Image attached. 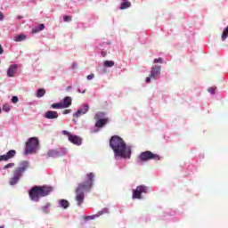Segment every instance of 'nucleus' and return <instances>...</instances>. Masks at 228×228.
Segmentation results:
<instances>
[{
  "instance_id": "1",
  "label": "nucleus",
  "mask_w": 228,
  "mask_h": 228,
  "mask_svg": "<svg viewBox=\"0 0 228 228\" xmlns=\"http://www.w3.org/2000/svg\"><path fill=\"white\" fill-rule=\"evenodd\" d=\"M110 145L116 158H124L125 159L131 158V148L127 147L126 142L120 136H112L110 140Z\"/></svg>"
},
{
  "instance_id": "2",
  "label": "nucleus",
  "mask_w": 228,
  "mask_h": 228,
  "mask_svg": "<svg viewBox=\"0 0 228 228\" xmlns=\"http://www.w3.org/2000/svg\"><path fill=\"white\" fill-rule=\"evenodd\" d=\"M87 180L79 183L75 189V200L77 206H81L85 202V191H91L92 186H94V177L95 175L94 173H89L86 175Z\"/></svg>"
},
{
  "instance_id": "3",
  "label": "nucleus",
  "mask_w": 228,
  "mask_h": 228,
  "mask_svg": "<svg viewBox=\"0 0 228 228\" xmlns=\"http://www.w3.org/2000/svg\"><path fill=\"white\" fill-rule=\"evenodd\" d=\"M53 191V187L43 185V186H34L32 189L29 190L28 195L30 200H33L34 202H38L42 197H47L49 193Z\"/></svg>"
},
{
  "instance_id": "4",
  "label": "nucleus",
  "mask_w": 228,
  "mask_h": 228,
  "mask_svg": "<svg viewBox=\"0 0 228 228\" xmlns=\"http://www.w3.org/2000/svg\"><path fill=\"white\" fill-rule=\"evenodd\" d=\"M28 168H29V161L23 160L20 162L19 167L12 171V177H11L9 181L10 185L15 186V184L20 181V177H22V175Z\"/></svg>"
},
{
  "instance_id": "5",
  "label": "nucleus",
  "mask_w": 228,
  "mask_h": 228,
  "mask_svg": "<svg viewBox=\"0 0 228 228\" xmlns=\"http://www.w3.org/2000/svg\"><path fill=\"white\" fill-rule=\"evenodd\" d=\"M151 159L159 161V159H161V157L159 154L153 153L151 151H142L137 157V163H145L147 161H151Z\"/></svg>"
},
{
  "instance_id": "6",
  "label": "nucleus",
  "mask_w": 228,
  "mask_h": 228,
  "mask_svg": "<svg viewBox=\"0 0 228 228\" xmlns=\"http://www.w3.org/2000/svg\"><path fill=\"white\" fill-rule=\"evenodd\" d=\"M39 141L37 137H31L26 142L25 154H35L38 151Z\"/></svg>"
},
{
  "instance_id": "7",
  "label": "nucleus",
  "mask_w": 228,
  "mask_h": 228,
  "mask_svg": "<svg viewBox=\"0 0 228 228\" xmlns=\"http://www.w3.org/2000/svg\"><path fill=\"white\" fill-rule=\"evenodd\" d=\"M104 117H106V113H104L102 111H98L95 114V116H94V118L96 120L95 127H104V126H106V124H108V122H110V118H104Z\"/></svg>"
},
{
  "instance_id": "8",
  "label": "nucleus",
  "mask_w": 228,
  "mask_h": 228,
  "mask_svg": "<svg viewBox=\"0 0 228 228\" xmlns=\"http://www.w3.org/2000/svg\"><path fill=\"white\" fill-rule=\"evenodd\" d=\"M147 190H149V188L145 185L137 186L136 189L133 191L132 199H142V193H147Z\"/></svg>"
},
{
  "instance_id": "9",
  "label": "nucleus",
  "mask_w": 228,
  "mask_h": 228,
  "mask_svg": "<svg viewBox=\"0 0 228 228\" xmlns=\"http://www.w3.org/2000/svg\"><path fill=\"white\" fill-rule=\"evenodd\" d=\"M17 151L15 150H10L6 154L0 155V162L1 161H10L12 158H15Z\"/></svg>"
},
{
  "instance_id": "10",
  "label": "nucleus",
  "mask_w": 228,
  "mask_h": 228,
  "mask_svg": "<svg viewBox=\"0 0 228 228\" xmlns=\"http://www.w3.org/2000/svg\"><path fill=\"white\" fill-rule=\"evenodd\" d=\"M161 74V66H153L151 70L150 77L158 79Z\"/></svg>"
},
{
  "instance_id": "11",
  "label": "nucleus",
  "mask_w": 228,
  "mask_h": 228,
  "mask_svg": "<svg viewBox=\"0 0 228 228\" xmlns=\"http://www.w3.org/2000/svg\"><path fill=\"white\" fill-rule=\"evenodd\" d=\"M90 110V106L87 104L83 106V109L78 110L76 113L73 114V117L78 118L81 115H86V113Z\"/></svg>"
},
{
  "instance_id": "12",
  "label": "nucleus",
  "mask_w": 228,
  "mask_h": 228,
  "mask_svg": "<svg viewBox=\"0 0 228 228\" xmlns=\"http://www.w3.org/2000/svg\"><path fill=\"white\" fill-rule=\"evenodd\" d=\"M61 105L62 106V110L65 108H69V106H72V98L70 96L65 97L61 102Z\"/></svg>"
},
{
  "instance_id": "13",
  "label": "nucleus",
  "mask_w": 228,
  "mask_h": 228,
  "mask_svg": "<svg viewBox=\"0 0 228 228\" xmlns=\"http://www.w3.org/2000/svg\"><path fill=\"white\" fill-rule=\"evenodd\" d=\"M58 117H59L58 112L54 110H48L45 114V118H48V120L58 118Z\"/></svg>"
},
{
  "instance_id": "14",
  "label": "nucleus",
  "mask_w": 228,
  "mask_h": 228,
  "mask_svg": "<svg viewBox=\"0 0 228 228\" xmlns=\"http://www.w3.org/2000/svg\"><path fill=\"white\" fill-rule=\"evenodd\" d=\"M69 142L74 143V145H81L82 139L78 135L71 134L69 135Z\"/></svg>"
},
{
  "instance_id": "15",
  "label": "nucleus",
  "mask_w": 228,
  "mask_h": 228,
  "mask_svg": "<svg viewBox=\"0 0 228 228\" xmlns=\"http://www.w3.org/2000/svg\"><path fill=\"white\" fill-rule=\"evenodd\" d=\"M17 64H12L9 67L7 70L8 77H13V76H15V72H17Z\"/></svg>"
},
{
  "instance_id": "16",
  "label": "nucleus",
  "mask_w": 228,
  "mask_h": 228,
  "mask_svg": "<svg viewBox=\"0 0 228 228\" xmlns=\"http://www.w3.org/2000/svg\"><path fill=\"white\" fill-rule=\"evenodd\" d=\"M46 154L48 158H58L60 156V152L56 150H50Z\"/></svg>"
},
{
  "instance_id": "17",
  "label": "nucleus",
  "mask_w": 228,
  "mask_h": 228,
  "mask_svg": "<svg viewBox=\"0 0 228 228\" xmlns=\"http://www.w3.org/2000/svg\"><path fill=\"white\" fill-rule=\"evenodd\" d=\"M45 29V25L39 24L36 28H32V33H39V31H44Z\"/></svg>"
},
{
  "instance_id": "18",
  "label": "nucleus",
  "mask_w": 228,
  "mask_h": 228,
  "mask_svg": "<svg viewBox=\"0 0 228 228\" xmlns=\"http://www.w3.org/2000/svg\"><path fill=\"white\" fill-rule=\"evenodd\" d=\"M59 204H60L61 208H63V209H67V208H69L70 206V203H69V200H61L59 201Z\"/></svg>"
},
{
  "instance_id": "19",
  "label": "nucleus",
  "mask_w": 228,
  "mask_h": 228,
  "mask_svg": "<svg viewBox=\"0 0 228 228\" xmlns=\"http://www.w3.org/2000/svg\"><path fill=\"white\" fill-rule=\"evenodd\" d=\"M127 8H131V2H129V1L126 2L125 1V2L121 3L119 9L126 10Z\"/></svg>"
},
{
  "instance_id": "20",
  "label": "nucleus",
  "mask_w": 228,
  "mask_h": 228,
  "mask_svg": "<svg viewBox=\"0 0 228 228\" xmlns=\"http://www.w3.org/2000/svg\"><path fill=\"white\" fill-rule=\"evenodd\" d=\"M22 40H26V35L20 34L17 37H15L14 41L15 42H22Z\"/></svg>"
},
{
  "instance_id": "21",
  "label": "nucleus",
  "mask_w": 228,
  "mask_h": 228,
  "mask_svg": "<svg viewBox=\"0 0 228 228\" xmlns=\"http://www.w3.org/2000/svg\"><path fill=\"white\" fill-rule=\"evenodd\" d=\"M103 66L107 67V68L114 67L115 66V61H105L103 62Z\"/></svg>"
},
{
  "instance_id": "22",
  "label": "nucleus",
  "mask_w": 228,
  "mask_h": 228,
  "mask_svg": "<svg viewBox=\"0 0 228 228\" xmlns=\"http://www.w3.org/2000/svg\"><path fill=\"white\" fill-rule=\"evenodd\" d=\"M45 95V89L40 88L37 92V97H44Z\"/></svg>"
},
{
  "instance_id": "23",
  "label": "nucleus",
  "mask_w": 228,
  "mask_h": 228,
  "mask_svg": "<svg viewBox=\"0 0 228 228\" xmlns=\"http://www.w3.org/2000/svg\"><path fill=\"white\" fill-rule=\"evenodd\" d=\"M227 33H228V26L224 28V30L222 34L223 42H225V40H227V37H228Z\"/></svg>"
},
{
  "instance_id": "24",
  "label": "nucleus",
  "mask_w": 228,
  "mask_h": 228,
  "mask_svg": "<svg viewBox=\"0 0 228 228\" xmlns=\"http://www.w3.org/2000/svg\"><path fill=\"white\" fill-rule=\"evenodd\" d=\"M52 108H53V110H63V107H62V105H61V102L52 104Z\"/></svg>"
},
{
  "instance_id": "25",
  "label": "nucleus",
  "mask_w": 228,
  "mask_h": 228,
  "mask_svg": "<svg viewBox=\"0 0 228 228\" xmlns=\"http://www.w3.org/2000/svg\"><path fill=\"white\" fill-rule=\"evenodd\" d=\"M50 208H51V203H46L45 206L42 208L44 213H49Z\"/></svg>"
},
{
  "instance_id": "26",
  "label": "nucleus",
  "mask_w": 228,
  "mask_h": 228,
  "mask_svg": "<svg viewBox=\"0 0 228 228\" xmlns=\"http://www.w3.org/2000/svg\"><path fill=\"white\" fill-rule=\"evenodd\" d=\"M12 110V106L9 103H5L3 106V111L8 112Z\"/></svg>"
},
{
  "instance_id": "27",
  "label": "nucleus",
  "mask_w": 228,
  "mask_h": 228,
  "mask_svg": "<svg viewBox=\"0 0 228 228\" xmlns=\"http://www.w3.org/2000/svg\"><path fill=\"white\" fill-rule=\"evenodd\" d=\"M13 167H15V163H13V162L9 163V164H6V165L4 167V170H8V168H13Z\"/></svg>"
},
{
  "instance_id": "28",
  "label": "nucleus",
  "mask_w": 228,
  "mask_h": 228,
  "mask_svg": "<svg viewBox=\"0 0 228 228\" xmlns=\"http://www.w3.org/2000/svg\"><path fill=\"white\" fill-rule=\"evenodd\" d=\"M62 134H64L65 136H68L69 140L70 139V136H72L71 133L67 130L62 131Z\"/></svg>"
},
{
  "instance_id": "29",
  "label": "nucleus",
  "mask_w": 228,
  "mask_h": 228,
  "mask_svg": "<svg viewBox=\"0 0 228 228\" xmlns=\"http://www.w3.org/2000/svg\"><path fill=\"white\" fill-rule=\"evenodd\" d=\"M63 20L64 22H70L72 21V16H64Z\"/></svg>"
},
{
  "instance_id": "30",
  "label": "nucleus",
  "mask_w": 228,
  "mask_h": 228,
  "mask_svg": "<svg viewBox=\"0 0 228 228\" xmlns=\"http://www.w3.org/2000/svg\"><path fill=\"white\" fill-rule=\"evenodd\" d=\"M12 102H13V104H17V102H19V97L12 96Z\"/></svg>"
},
{
  "instance_id": "31",
  "label": "nucleus",
  "mask_w": 228,
  "mask_h": 228,
  "mask_svg": "<svg viewBox=\"0 0 228 228\" xmlns=\"http://www.w3.org/2000/svg\"><path fill=\"white\" fill-rule=\"evenodd\" d=\"M97 216H87L85 217V220H94V218H96Z\"/></svg>"
},
{
  "instance_id": "32",
  "label": "nucleus",
  "mask_w": 228,
  "mask_h": 228,
  "mask_svg": "<svg viewBox=\"0 0 228 228\" xmlns=\"http://www.w3.org/2000/svg\"><path fill=\"white\" fill-rule=\"evenodd\" d=\"M153 63H163V59L161 58L154 59Z\"/></svg>"
},
{
  "instance_id": "33",
  "label": "nucleus",
  "mask_w": 228,
  "mask_h": 228,
  "mask_svg": "<svg viewBox=\"0 0 228 228\" xmlns=\"http://www.w3.org/2000/svg\"><path fill=\"white\" fill-rule=\"evenodd\" d=\"M94 77H95V75L94 74H91V75H88L87 76V79L90 81L92 79H94Z\"/></svg>"
},
{
  "instance_id": "34",
  "label": "nucleus",
  "mask_w": 228,
  "mask_h": 228,
  "mask_svg": "<svg viewBox=\"0 0 228 228\" xmlns=\"http://www.w3.org/2000/svg\"><path fill=\"white\" fill-rule=\"evenodd\" d=\"M208 91L209 92V94H215V88L213 87H209Z\"/></svg>"
},
{
  "instance_id": "35",
  "label": "nucleus",
  "mask_w": 228,
  "mask_h": 228,
  "mask_svg": "<svg viewBox=\"0 0 228 228\" xmlns=\"http://www.w3.org/2000/svg\"><path fill=\"white\" fill-rule=\"evenodd\" d=\"M70 111H72L71 110H65L63 111V115H69V113H70Z\"/></svg>"
},
{
  "instance_id": "36",
  "label": "nucleus",
  "mask_w": 228,
  "mask_h": 228,
  "mask_svg": "<svg viewBox=\"0 0 228 228\" xmlns=\"http://www.w3.org/2000/svg\"><path fill=\"white\" fill-rule=\"evenodd\" d=\"M4 19V14L3 12H0V20H3Z\"/></svg>"
},
{
  "instance_id": "37",
  "label": "nucleus",
  "mask_w": 228,
  "mask_h": 228,
  "mask_svg": "<svg viewBox=\"0 0 228 228\" xmlns=\"http://www.w3.org/2000/svg\"><path fill=\"white\" fill-rule=\"evenodd\" d=\"M4 53V50L3 49V45H0V54H3Z\"/></svg>"
},
{
  "instance_id": "38",
  "label": "nucleus",
  "mask_w": 228,
  "mask_h": 228,
  "mask_svg": "<svg viewBox=\"0 0 228 228\" xmlns=\"http://www.w3.org/2000/svg\"><path fill=\"white\" fill-rule=\"evenodd\" d=\"M145 83H151V77H146Z\"/></svg>"
},
{
  "instance_id": "39",
  "label": "nucleus",
  "mask_w": 228,
  "mask_h": 228,
  "mask_svg": "<svg viewBox=\"0 0 228 228\" xmlns=\"http://www.w3.org/2000/svg\"><path fill=\"white\" fill-rule=\"evenodd\" d=\"M18 19H19V20H20V19H22V17H20V16H18Z\"/></svg>"
},
{
  "instance_id": "40",
  "label": "nucleus",
  "mask_w": 228,
  "mask_h": 228,
  "mask_svg": "<svg viewBox=\"0 0 228 228\" xmlns=\"http://www.w3.org/2000/svg\"><path fill=\"white\" fill-rule=\"evenodd\" d=\"M123 1H126V2H127V0H123Z\"/></svg>"
},
{
  "instance_id": "41",
  "label": "nucleus",
  "mask_w": 228,
  "mask_h": 228,
  "mask_svg": "<svg viewBox=\"0 0 228 228\" xmlns=\"http://www.w3.org/2000/svg\"><path fill=\"white\" fill-rule=\"evenodd\" d=\"M1 228H4V227H1Z\"/></svg>"
}]
</instances>
